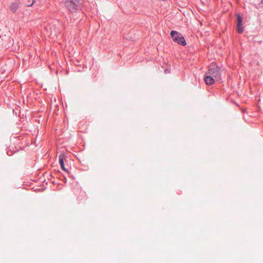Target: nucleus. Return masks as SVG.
<instances>
[{
    "label": "nucleus",
    "instance_id": "f257e3e1",
    "mask_svg": "<svg viewBox=\"0 0 263 263\" xmlns=\"http://www.w3.org/2000/svg\"><path fill=\"white\" fill-rule=\"evenodd\" d=\"M84 0H64V6L71 13H75L82 9Z\"/></svg>",
    "mask_w": 263,
    "mask_h": 263
},
{
    "label": "nucleus",
    "instance_id": "f03ea898",
    "mask_svg": "<svg viewBox=\"0 0 263 263\" xmlns=\"http://www.w3.org/2000/svg\"><path fill=\"white\" fill-rule=\"evenodd\" d=\"M208 73L209 75L204 77V82H208V81H210V82H215L219 81L220 78V68L217 66L211 67Z\"/></svg>",
    "mask_w": 263,
    "mask_h": 263
},
{
    "label": "nucleus",
    "instance_id": "7ed1b4c3",
    "mask_svg": "<svg viewBox=\"0 0 263 263\" xmlns=\"http://www.w3.org/2000/svg\"><path fill=\"white\" fill-rule=\"evenodd\" d=\"M170 35L173 40L178 44L182 46H185L186 44L185 39L180 33L172 30L170 33Z\"/></svg>",
    "mask_w": 263,
    "mask_h": 263
},
{
    "label": "nucleus",
    "instance_id": "20e7f679",
    "mask_svg": "<svg viewBox=\"0 0 263 263\" xmlns=\"http://www.w3.org/2000/svg\"><path fill=\"white\" fill-rule=\"evenodd\" d=\"M236 29L238 33H242L243 31V28L242 27V17L239 13L236 14Z\"/></svg>",
    "mask_w": 263,
    "mask_h": 263
},
{
    "label": "nucleus",
    "instance_id": "39448f33",
    "mask_svg": "<svg viewBox=\"0 0 263 263\" xmlns=\"http://www.w3.org/2000/svg\"><path fill=\"white\" fill-rule=\"evenodd\" d=\"M21 3L20 0H15V2H12L9 7L10 11L12 13H15L16 10L18 9L20 6Z\"/></svg>",
    "mask_w": 263,
    "mask_h": 263
},
{
    "label": "nucleus",
    "instance_id": "423d86ee",
    "mask_svg": "<svg viewBox=\"0 0 263 263\" xmlns=\"http://www.w3.org/2000/svg\"><path fill=\"white\" fill-rule=\"evenodd\" d=\"M65 155L61 154L59 156V163L61 166H63L64 164Z\"/></svg>",
    "mask_w": 263,
    "mask_h": 263
},
{
    "label": "nucleus",
    "instance_id": "0eeeda50",
    "mask_svg": "<svg viewBox=\"0 0 263 263\" xmlns=\"http://www.w3.org/2000/svg\"><path fill=\"white\" fill-rule=\"evenodd\" d=\"M35 2V0H27V6L28 7H30L34 4Z\"/></svg>",
    "mask_w": 263,
    "mask_h": 263
},
{
    "label": "nucleus",
    "instance_id": "6e6552de",
    "mask_svg": "<svg viewBox=\"0 0 263 263\" xmlns=\"http://www.w3.org/2000/svg\"><path fill=\"white\" fill-rule=\"evenodd\" d=\"M61 167L62 169L64 171H65V172H66V173H67L68 174H69V173H69V172L68 171V170L67 168H66L65 167L64 164H63V166H61Z\"/></svg>",
    "mask_w": 263,
    "mask_h": 263
},
{
    "label": "nucleus",
    "instance_id": "1a4fd4ad",
    "mask_svg": "<svg viewBox=\"0 0 263 263\" xmlns=\"http://www.w3.org/2000/svg\"><path fill=\"white\" fill-rule=\"evenodd\" d=\"M259 6L260 7H263V0H261V2L259 3Z\"/></svg>",
    "mask_w": 263,
    "mask_h": 263
},
{
    "label": "nucleus",
    "instance_id": "9d476101",
    "mask_svg": "<svg viewBox=\"0 0 263 263\" xmlns=\"http://www.w3.org/2000/svg\"><path fill=\"white\" fill-rule=\"evenodd\" d=\"M170 71L168 69H165V70H164V73H170Z\"/></svg>",
    "mask_w": 263,
    "mask_h": 263
},
{
    "label": "nucleus",
    "instance_id": "9b49d317",
    "mask_svg": "<svg viewBox=\"0 0 263 263\" xmlns=\"http://www.w3.org/2000/svg\"><path fill=\"white\" fill-rule=\"evenodd\" d=\"M206 85H212V84H213V83H205Z\"/></svg>",
    "mask_w": 263,
    "mask_h": 263
}]
</instances>
